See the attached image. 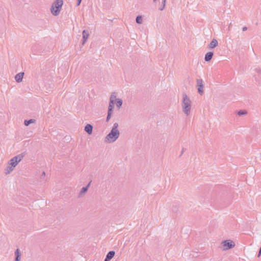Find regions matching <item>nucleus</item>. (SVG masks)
Returning <instances> with one entry per match:
<instances>
[{"label": "nucleus", "mask_w": 261, "mask_h": 261, "mask_svg": "<svg viewBox=\"0 0 261 261\" xmlns=\"http://www.w3.org/2000/svg\"><path fill=\"white\" fill-rule=\"evenodd\" d=\"M180 107L181 111L185 116L188 117L191 115L193 102L190 96L186 93H183L181 95Z\"/></svg>", "instance_id": "nucleus-1"}, {"label": "nucleus", "mask_w": 261, "mask_h": 261, "mask_svg": "<svg viewBox=\"0 0 261 261\" xmlns=\"http://www.w3.org/2000/svg\"><path fill=\"white\" fill-rule=\"evenodd\" d=\"M24 157L23 153L19 154L11 158L7 163L4 169V173L7 175L11 173Z\"/></svg>", "instance_id": "nucleus-2"}, {"label": "nucleus", "mask_w": 261, "mask_h": 261, "mask_svg": "<svg viewBox=\"0 0 261 261\" xmlns=\"http://www.w3.org/2000/svg\"><path fill=\"white\" fill-rule=\"evenodd\" d=\"M119 124L115 122L113 124L110 132L104 138V142L106 144H112L119 138L120 132L118 129Z\"/></svg>", "instance_id": "nucleus-3"}, {"label": "nucleus", "mask_w": 261, "mask_h": 261, "mask_svg": "<svg viewBox=\"0 0 261 261\" xmlns=\"http://www.w3.org/2000/svg\"><path fill=\"white\" fill-rule=\"evenodd\" d=\"M63 5L64 0H55L49 9L51 15L54 17L59 16L62 11Z\"/></svg>", "instance_id": "nucleus-4"}, {"label": "nucleus", "mask_w": 261, "mask_h": 261, "mask_svg": "<svg viewBox=\"0 0 261 261\" xmlns=\"http://www.w3.org/2000/svg\"><path fill=\"white\" fill-rule=\"evenodd\" d=\"M236 246L234 242L230 239H227L222 241L219 248L222 251H227L233 248Z\"/></svg>", "instance_id": "nucleus-5"}, {"label": "nucleus", "mask_w": 261, "mask_h": 261, "mask_svg": "<svg viewBox=\"0 0 261 261\" xmlns=\"http://www.w3.org/2000/svg\"><path fill=\"white\" fill-rule=\"evenodd\" d=\"M196 87L197 88L198 93L200 95H202L203 93V82L201 79L197 80Z\"/></svg>", "instance_id": "nucleus-6"}, {"label": "nucleus", "mask_w": 261, "mask_h": 261, "mask_svg": "<svg viewBox=\"0 0 261 261\" xmlns=\"http://www.w3.org/2000/svg\"><path fill=\"white\" fill-rule=\"evenodd\" d=\"M166 0H152V2L159 9L162 10L165 6Z\"/></svg>", "instance_id": "nucleus-7"}, {"label": "nucleus", "mask_w": 261, "mask_h": 261, "mask_svg": "<svg viewBox=\"0 0 261 261\" xmlns=\"http://www.w3.org/2000/svg\"><path fill=\"white\" fill-rule=\"evenodd\" d=\"M90 35V32L87 29L84 30L82 31V40L83 43H85L87 41L88 39L89 38Z\"/></svg>", "instance_id": "nucleus-8"}, {"label": "nucleus", "mask_w": 261, "mask_h": 261, "mask_svg": "<svg viewBox=\"0 0 261 261\" xmlns=\"http://www.w3.org/2000/svg\"><path fill=\"white\" fill-rule=\"evenodd\" d=\"M120 99V98L118 97V93L116 92H113L111 93L109 101L115 104Z\"/></svg>", "instance_id": "nucleus-9"}, {"label": "nucleus", "mask_w": 261, "mask_h": 261, "mask_svg": "<svg viewBox=\"0 0 261 261\" xmlns=\"http://www.w3.org/2000/svg\"><path fill=\"white\" fill-rule=\"evenodd\" d=\"M15 260L14 261H20L21 259V253L19 249H17L14 252Z\"/></svg>", "instance_id": "nucleus-10"}, {"label": "nucleus", "mask_w": 261, "mask_h": 261, "mask_svg": "<svg viewBox=\"0 0 261 261\" xmlns=\"http://www.w3.org/2000/svg\"><path fill=\"white\" fill-rule=\"evenodd\" d=\"M84 130L88 133V135H90L92 134L93 126L90 124H87L84 128Z\"/></svg>", "instance_id": "nucleus-11"}, {"label": "nucleus", "mask_w": 261, "mask_h": 261, "mask_svg": "<svg viewBox=\"0 0 261 261\" xmlns=\"http://www.w3.org/2000/svg\"><path fill=\"white\" fill-rule=\"evenodd\" d=\"M23 75H24V72H21L18 73L15 76V81L18 83L21 82L22 80Z\"/></svg>", "instance_id": "nucleus-12"}, {"label": "nucleus", "mask_w": 261, "mask_h": 261, "mask_svg": "<svg viewBox=\"0 0 261 261\" xmlns=\"http://www.w3.org/2000/svg\"><path fill=\"white\" fill-rule=\"evenodd\" d=\"M89 185H88L86 187H83L81 190V191L80 192L79 194V197H83L85 194H86V193L88 191V187H89Z\"/></svg>", "instance_id": "nucleus-13"}, {"label": "nucleus", "mask_w": 261, "mask_h": 261, "mask_svg": "<svg viewBox=\"0 0 261 261\" xmlns=\"http://www.w3.org/2000/svg\"><path fill=\"white\" fill-rule=\"evenodd\" d=\"M218 42L217 40L213 39L210 43L208 46L210 48H214L218 45Z\"/></svg>", "instance_id": "nucleus-14"}, {"label": "nucleus", "mask_w": 261, "mask_h": 261, "mask_svg": "<svg viewBox=\"0 0 261 261\" xmlns=\"http://www.w3.org/2000/svg\"><path fill=\"white\" fill-rule=\"evenodd\" d=\"M115 254V251H110L107 255L106 258L105 259V261H109L110 259H111L114 256Z\"/></svg>", "instance_id": "nucleus-15"}, {"label": "nucleus", "mask_w": 261, "mask_h": 261, "mask_svg": "<svg viewBox=\"0 0 261 261\" xmlns=\"http://www.w3.org/2000/svg\"><path fill=\"white\" fill-rule=\"evenodd\" d=\"M213 53L211 51L207 52L206 53L204 56V60L206 61H210L213 58Z\"/></svg>", "instance_id": "nucleus-16"}, {"label": "nucleus", "mask_w": 261, "mask_h": 261, "mask_svg": "<svg viewBox=\"0 0 261 261\" xmlns=\"http://www.w3.org/2000/svg\"><path fill=\"white\" fill-rule=\"evenodd\" d=\"M122 103L123 100L121 98H120L115 102V106H116L117 110H119L121 108Z\"/></svg>", "instance_id": "nucleus-17"}, {"label": "nucleus", "mask_w": 261, "mask_h": 261, "mask_svg": "<svg viewBox=\"0 0 261 261\" xmlns=\"http://www.w3.org/2000/svg\"><path fill=\"white\" fill-rule=\"evenodd\" d=\"M35 123V119H30V120H25L24 122V125L25 126H29L30 124Z\"/></svg>", "instance_id": "nucleus-18"}, {"label": "nucleus", "mask_w": 261, "mask_h": 261, "mask_svg": "<svg viewBox=\"0 0 261 261\" xmlns=\"http://www.w3.org/2000/svg\"><path fill=\"white\" fill-rule=\"evenodd\" d=\"M136 22L138 24H141L143 22V18L142 16H139L136 18Z\"/></svg>", "instance_id": "nucleus-19"}, {"label": "nucleus", "mask_w": 261, "mask_h": 261, "mask_svg": "<svg viewBox=\"0 0 261 261\" xmlns=\"http://www.w3.org/2000/svg\"><path fill=\"white\" fill-rule=\"evenodd\" d=\"M114 106H115L114 103H113L112 102H111L110 101H109L108 109H113L114 108Z\"/></svg>", "instance_id": "nucleus-20"}, {"label": "nucleus", "mask_w": 261, "mask_h": 261, "mask_svg": "<svg viewBox=\"0 0 261 261\" xmlns=\"http://www.w3.org/2000/svg\"><path fill=\"white\" fill-rule=\"evenodd\" d=\"M247 114V112L245 111H240L238 112V114L239 116L245 115Z\"/></svg>", "instance_id": "nucleus-21"}, {"label": "nucleus", "mask_w": 261, "mask_h": 261, "mask_svg": "<svg viewBox=\"0 0 261 261\" xmlns=\"http://www.w3.org/2000/svg\"><path fill=\"white\" fill-rule=\"evenodd\" d=\"M45 177V171H43L40 175V178L42 180H44Z\"/></svg>", "instance_id": "nucleus-22"}, {"label": "nucleus", "mask_w": 261, "mask_h": 261, "mask_svg": "<svg viewBox=\"0 0 261 261\" xmlns=\"http://www.w3.org/2000/svg\"><path fill=\"white\" fill-rule=\"evenodd\" d=\"M113 109H108V114H109V115H111L113 113Z\"/></svg>", "instance_id": "nucleus-23"}, {"label": "nucleus", "mask_w": 261, "mask_h": 261, "mask_svg": "<svg viewBox=\"0 0 261 261\" xmlns=\"http://www.w3.org/2000/svg\"><path fill=\"white\" fill-rule=\"evenodd\" d=\"M111 115H109V114H108L107 115V119H106V121L107 122H108L109 121V120L110 119L111 117Z\"/></svg>", "instance_id": "nucleus-24"}, {"label": "nucleus", "mask_w": 261, "mask_h": 261, "mask_svg": "<svg viewBox=\"0 0 261 261\" xmlns=\"http://www.w3.org/2000/svg\"><path fill=\"white\" fill-rule=\"evenodd\" d=\"M82 0H76V2H77V5H80L82 2Z\"/></svg>", "instance_id": "nucleus-25"}, {"label": "nucleus", "mask_w": 261, "mask_h": 261, "mask_svg": "<svg viewBox=\"0 0 261 261\" xmlns=\"http://www.w3.org/2000/svg\"><path fill=\"white\" fill-rule=\"evenodd\" d=\"M261 255V247H260V248L259 249V253H258V257H259Z\"/></svg>", "instance_id": "nucleus-26"}]
</instances>
